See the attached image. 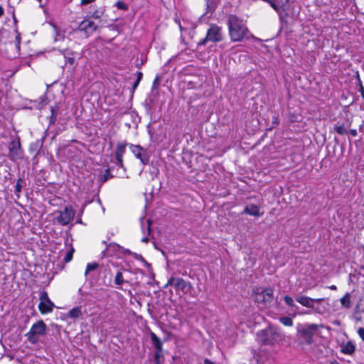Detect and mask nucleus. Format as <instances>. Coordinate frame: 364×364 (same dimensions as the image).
<instances>
[{
	"label": "nucleus",
	"instance_id": "1",
	"mask_svg": "<svg viewBox=\"0 0 364 364\" xmlns=\"http://www.w3.org/2000/svg\"><path fill=\"white\" fill-rule=\"evenodd\" d=\"M228 26L230 37L234 42L241 41L248 32L244 21L233 14L228 16Z\"/></svg>",
	"mask_w": 364,
	"mask_h": 364
},
{
	"label": "nucleus",
	"instance_id": "2",
	"mask_svg": "<svg viewBox=\"0 0 364 364\" xmlns=\"http://www.w3.org/2000/svg\"><path fill=\"white\" fill-rule=\"evenodd\" d=\"M258 342L264 346H272L282 338V333L275 327L263 329L257 333Z\"/></svg>",
	"mask_w": 364,
	"mask_h": 364
},
{
	"label": "nucleus",
	"instance_id": "3",
	"mask_svg": "<svg viewBox=\"0 0 364 364\" xmlns=\"http://www.w3.org/2000/svg\"><path fill=\"white\" fill-rule=\"evenodd\" d=\"M223 38L222 28L215 24H211L207 31L205 37L198 43L197 47L203 46L208 41L215 43L220 42L223 40Z\"/></svg>",
	"mask_w": 364,
	"mask_h": 364
},
{
	"label": "nucleus",
	"instance_id": "4",
	"mask_svg": "<svg viewBox=\"0 0 364 364\" xmlns=\"http://www.w3.org/2000/svg\"><path fill=\"white\" fill-rule=\"evenodd\" d=\"M47 326L43 320H39L33 323L30 331L26 334L28 341L31 344L38 342L39 337L46 333Z\"/></svg>",
	"mask_w": 364,
	"mask_h": 364
},
{
	"label": "nucleus",
	"instance_id": "5",
	"mask_svg": "<svg viewBox=\"0 0 364 364\" xmlns=\"http://www.w3.org/2000/svg\"><path fill=\"white\" fill-rule=\"evenodd\" d=\"M254 300L258 304L266 306L274 299L273 290L271 288H257L254 292Z\"/></svg>",
	"mask_w": 364,
	"mask_h": 364
},
{
	"label": "nucleus",
	"instance_id": "6",
	"mask_svg": "<svg viewBox=\"0 0 364 364\" xmlns=\"http://www.w3.org/2000/svg\"><path fill=\"white\" fill-rule=\"evenodd\" d=\"M8 156L12 161L23 159V150L21 148L19 137L17 136L10 142Z\"/></svg>",
	"mask_w": 364,
	"mask_h": 364
},
{
	"label": "nucleus",
	"instance_id": "7",
	"mask_svg": "<svg viewBox=\"0 0 364 364\" xmlns=\"http://www.w3.org/2000/svg\"><path fill=\"white\" fill-rule=\"evenodd\" d=\"M55 307L54 303L49 299L48 293L43 291L40 295L38 309L42 314H46L53 311Z\"/></svg>",
	"mask_w": 364,
	"mask_h": 364
},
{
	"label": "nucleus",
	"instance_id": "8",
	"mask_svg": "<svg viewBox=\"0 0 364 364\" xmlns=\"http://www.w3.org/2000/svg\"><path fill=\"white\" fill-rule=\"evenodd\" d=\"M129 148L133 154L139 159L142 164L147 165L149 163V156L146 150L140 145L129 144Z\"/></svg>",
	"mask_w": 364,
	"mask_h": 364
},
{
	"label": "nucleus",
	"instance_id": "9",
	"mask_svg": "<svg viewBox=\"0 0 364 364\" xmlns=\"http://www.w3.org/2000/svg\"><path fill=\"white\" fill-rule=\"evenodd\" d=\"M75 214V212L72 207L67 206L63 210L59 212L56 220L61 225H67L73 219Z\"/></svg>",
	"mask_w": 364,
	"mask_h": 364
},
{
	"label": "nucleus",
	"instance_id": "10",
	"mask_svg": "<svg viewBox=\"0 0 364 364\" xmlns=\"http://www.w3.org/2000/svg\"><path fill=\"white\" fill-rule=\"evenodd\" d=\"M128 145L127 142L118 143L115 150V164L120 168H123L124 171H126L123 164V156L125 153L126 147Z\"/></svg>",
	"mask_w": 364,
	"mask_h": 364
},
{
	"label": "nucleus",
	"instance_id": "11",
	"mask_svg": "<svg viewBox=\"0 0 364 364\" xmlns=\"http://www.w3.org/2000/svg\"><path fill=\"white\" fill-rule=\"evenodd\" d=\"M97 28V26L93 21L86 19L82 21L78 26V29L81 31H84L87 36L92 34Z\"/></svg>",
	"mask_w": 364,
	"mask_h": 364
},
{
	"label": "nucleus",
	"instance_id": "12",
	"mask_svg": "<svg viewBox=\"0 0 364 364\" xmlns=\"http://www.w3.org/2000/svg\"><path fill=\"white\" fill-rule=\"evenodd\" d=\"M150 338L155 348V354H162V342L161 339L153 332L150 333Z\"/></svg>",
	"mask_w": 364,
	"mask_h": 364
},
{
	"label": "nucleus",
	"instance_id": "13",
	"mask_svg": "<svg viewBox=\"0 0 364 364\" xmlns=\"http://www.w3.org/2000/svg\"><path fill=\"white\" fill-rule=\"evenodd\" d=\"M318 330V325L309 324L306 326L301 331V333L302 336L311 339L313 335Z\"/></svg>",
	"mask_w": 364,
	"mask_h": 364
},
{
	"label": "nucleus",
	"instance_id": "14",
	"mask_svg": "<svg viewBox=\"0 0 364 364\" xmlns=\"http://www.w3.org/2000/svg\"><path fill=\"white\" fill-rule=\"evenodd\" d=\"M175 288L181 291H188L192 288V285L189 282H186L182 278L176 277Z\"/></svg>",
	"mask_w": 364,
	"mask_h": 364
},
{
	"label": "nucleus",
	"instance_id": "15",
	"mask_svg": "<svg viewBox=\"0 0 364 364\" xmlns=\"http://www.w3.org/2000/svg\"><path fill=\"white\" fill-rule=\"evenodd\" d=\"M243 213L247 215H252L255 217H259L263 214L262 213L259 212V207L255 204L246 205Z\"/></svg>",
	"mask_w": 364,
	"mask_h": 364
},
{
	"label": "nucleus",
	"instance_id": "16",
	"mask_svg": "<svg viewBox=\"0 0 364 364\" xmlns=\"http://www.w3.org/2000/svg\"><path fill=\"white\" fill-rule=\"evenodd\" d=\"M296 301L305 307L314 308L313 299L306 296H299L296 298Z\"/></svg>",
	"mask_w": 364,
	"mask_h": 364
},
{
	"label": "nucleus",
	"instance_id": "17",
	"mask_svg": "<svg viewBox=\"0 0 364 364\" xmlns=\"http://www.w3.org/2000/svg\"><path fill=\"white\" fill-rule=\"evenodd\" d=\"M62 55L64 56L66 63L70 64V65H74L75 64V58L73 56L74 53L68 49H64L60 50Z\"/></svg>",
	"mask_w": 364,
	"mask_h": 364
},
{
	"label": "nucleus",
	"instance_id": "18",
	"mask_svg": "<svg viewBox=\"0 0 364 364\" xmlns=\"http://www.w3.org/2000/svg\"><path fill=\"white\" fill-rule=\"evenodd\" d=\"M340 302L343 307L348 309H350L352 306L351 294L348 292L346 293L345 295L340 299Z\"/></svg>",
	"mask_w": 364,
	"mask_h": 364
},
{
	"label": "nucleus",
	"instance_id": "19",
	"mask_svg": "<svg viewBox=\"0 0 364 364\" xmlns=\"http://www.w3.org/2000/svg\"><path fill=\"white\" fill-rule=\"evenodd\" d=\"M355 350V347L350 341L341 346V352L344 354L352 355Z\"/></svg>",
	"mask_w": 364,
	"mask_h": 364
},
{
	"label": "nucleus",
	"instance_id": "20",
	"mask_svg": "<svg viewBox=\"0 0 364 364\" xmlns=\"http://www.w3.org/2000/svg\"><path fill=\"white\" fill-rule=\"evenodd\" d=\"M81 316H82V311H81V307H80V306H76L75 308H73L67 314V317L69 318L75 319V318H79Z\"/></svg>",
	"mask_w": 364,
	"mask_h": 364
},
{
	"label": "nucleus",
	"instance_id": "21",
	"mask_svg": "<svg viewBox=\"0 0 364 364\" xmlns=\"http://www.w3.org/2000/svg\"><path fill=\"white\" fill-rule=\"evenodd\" d=\"M114 282L117 286H122L124 283H129L128 279L124 278L123 272L119 270L115 275Z\"/></svg>",
	"mask_w": 364,
	"mask_h": 364
},
{
	"label": "nucleus",
	"instance_id": "22",
	"mask_svg": "<svg viewBox=\"0 0 364 364\" xmlns=\"http://www.w3.org/2000/svg\"><path fill=\"white\" fill-rule=\"evenodd\" d=\"M112 168L108 167L105 169V173L102 176V182L107 181L109 178H113L114 176L111 173Z\"/></svg>",
	"mask_w": 364,
	"mask_h": 364
},
{
	"label": "nucleus",
	"instance_id": "23",
	"mask_svg": "<svg viewBox=\"0 0 364 364\" xmlns=\"http://www.w3.org/2000/svg\"><path fill=\"white\" fill-rule=\"evenodd\" d=\"M280 322L286 326H291L293 325V321L290 317L283 316L279 318Z\"/></svg>",
	"mask_w": 364,
	"mask_h": 364
},
{
	"label": "nucleus",
	"instance_id": "24",
	"mask_svg": "<svg viewBox=\"0 0 364 364\" xmlns=\"http://www.w3.org/2000/svg\"><path fill=\"white\" fill-rule=\"evenodd\" d=\"M99 264L97 262L88 263L86 267L85 274L87 275L90 272L95 270Z\"/></svg>",
	"mask_w": 364,
	"mask_h": 364
},
{
	"label": "nucleus",
	"instance_id": "25",
	"mask_svg": "<svg viewBox=\"0 0 364 364\" xmlns=\"http://www.w3.org/2000/svg\"><path fill=\"white\" fill-rule=\"evenodd\" d=\"M334 129L340 135L346 134L348 133L343 125H335Z\"/></svg>",
	"mask_w": 364,
	"mask_h": 364
},
{
	"label": "nucleus",
	"instance_id": "26",
	"mask_svg": "<svg viewBox=\"0 0 364 364\" xmlns=\"http://www.w3.org/2000/svg\"><path fill=\"white\" fill-rule=\"evenodd\" d=\"M74 251V248L71 247L70 250L66 253L63 259L65 262L68 263L72 260Z\"/></svg>",
	"mask_w": 364,
	"mask_h": 364
},
{
	"label": "nucleus",
	"instance_id": "27",
	"mask_svg": "<svg viewBox=\"0 0 364 364\" xmlns=\"http://www.w3.org/2000/svg\"><path fill=\"white\" fill-rule=\"evenodd\" d=\"M23 183H24L23 179H22L21 178H19L17 180V182H16V184L15 186V192L16 193H20L21 191Z\"/></svg>",
	"mask_w": 364,
	"mask_h": 364
},
{
	"label": "nucleus",
	"instance_id": "28",
	"mask_svg": "<svg viewBox=\"0 0 364 364\" xmlns=\"http://www.w3.org/2000/svg\"><path fill=\"white\" fill-rule=\"evenodd\" d=\"M116 6L118 9L127 11L129 9V6L127 4H126L124 1H118L116 2Z\"/></svg>",
	"mask_w": 364,
	"mask_h": 364
},
{
	"label": "nucleus",
	"instance_id": "29",
	"mask_svg": "<svg viewBox=\"0 0 364 364\" xmlns=\"http://www.w3.org/2000/svg\"><path fill=\"white\" fill-rule=\"evenodd\" d=\"M284 301L285 304L289 306L293 307L295 306L293 299L289 295H286L284 296Z\"/></svg>",
	"mask_w": 364,
	"mask_h": 364
},
{
	"label": "nucleus",
	"instance_id": "30",
	"mask_svg": "<svg viewBox=\"0 0 364 364\" xmlns=\"http://www.w3.org/2000/svg\"><path fill=\"white\" fill-rule=\"evenodd\" d=\"M132 257L137 260L141 261L145 264V265H149V264L144 259V258L141 255L134 252L132 254Z\"/></svg>",
	"mask_w": 364,
	"mask_h": 364
},
{
	"label": "nucleus",
	"instance_id": "31",
	"mask_svg": "<svg viewBox=\"0 0 364 364\" xmlns=\"http://www.w3.org/2000/svg\"><path fill=\"white\" fill-rule=\"evenodd\" d=\"M206 5L208 11H213L215 9V4L213 0H206Z\"/></svg>",
	"mask_w": 364,
	"mask_h": 364
},
{
	"label": "nucleus",
	"instance_id": "32",
	"mask_svg": "<svg viewBox=\"0 0 364 364\" xmlns=\"http://www.w3.org/2000/svg\"><path fill=\"white\" fill-rule=\"evenodd\" d=\"M163 360H164V358H163L162 354H159V356H157V354L154 355L155 364H162Z\"/></svg>",
	"mask_w": 364,
	"mask_h": 364
},
{
	"label": "nucleus",
	"instance_id": "33",
	"mask_svg": "<svg viewBox=\"0 0 364 364\" xmlns=\"http://www.w3.org/2000/svg\"><path fill=\"white\" fill-rule=\"evenodd\" d=\"M289 0H276L277 4L279 6V9L280 10L282 9L284 6H286L289 3Z\"/></svg>",
	"mask_w": 364,
	"mask_h": 364
},
{
	"label": "nucleus",
	"instance_id": "34",
	"mask_svg": "<svg viewBox=\"0 0 364 364\" xmlns=\"http://www.w3.org/2000/svg\"><path fill=\"white\" fill-rule=\"evenodd\" d=\"M176 278V277H170L164 287L166 288L168 286H172V285H173L175 287Z\"/></svg>",
	"mask_w": 364,
	"mask_h": 364
},
{
	"label": "nucleus",
	"instance_id": "35",
	"mask_svg": "<svg viewBox=\"0 0 364 364\" xmlns=\"http://www.w3.org/2000/svg\"><path fill=\"white\" fill-rule=\"evenodd\" d=\"M358 333L361 339L364 341V328H359L358 330Z\"/></svg>",
	"mask_w": 364,
	"mask_h": 364
},
{
	"label": "nucleus",
	"instance_id": "36",
	"mask_svg": "<svg viewBox=\"0 0 364 364\" xmlns=\"http://www.w3.org/2000/svg\"><path fill=\"white\" fill-rule=\"evenodd\" d=\"M50 111H51V115H53V116L54 115V116L57 117V114H58V108L57 107H51Z\"/></svg>",
	"mask_w": 364,
	"mask_h": 364
},
{
	"label": "nucleus",
	"instance_id": "37",
	"mask_svg": "<svg viewBox=\"0 0 364 364\" xmlns=\"http://www.w3.org/2000/svg\"><path fill=\"white\" fill-rule=\"evenodd\" d=\"M100 16H101V13L99 12L98 11H95L92 14V17L94 18H100Z\"/></svg>",
	"mask_w": 364,
	"mask_h": 364
},
{
	"label": "nucleus",
	"instance_id": "38",
	"mask_svg": "<svg viewBox=\"0 0 364 364\" xmlns=\"http://www.w3.org/2000/svg\"><path fill=\"white\" fill-rule=\"evenodd\" d=\"M94 1H95V0H81L80 4L81 5H87L93 3Z\"/></svg>",
	"mask_w": 364,
	"mask_h": 364
},
{
	"label": "nucleus",
	"instance_id": "39",
	"mask_svg": "<svg viewBox=\"0 0 364 364\" xmlns=\"http://www.w3.org/2000/svg\"><path fill=\"white\" fill-rule=\"evenodd\" d=\"M16 46L18 48H19L20 46V43H21V37H20V33H18L16 37Z\"/></svg>",
	"mask_w": 364,
	"mask_h": 364
},
{
	"label": "nucleus",
	"instance_id": "40",
	"mask_svg": "<svg viewBox=\"0 0 364 364\" xmlns=\"http://www.w3.org/2000/svg\"><path fill=\"white\" fill-rule=\"evenodd\" d=\"M142 77H143V73L140 71L137 72L136 73V80L138 82H140V81L142 79Z\"/></svg>",
	"mask_w": 364,
	"mask_h": 364
},
{
	"label": "nucleus",
	"instance_id": "41",
	"mask_svg": "<svg viewBox=\"0 0 364 364\" xmlns=\"http://www.w3.org/2000/svg\"><path fill=\"white\" fill-rule=\"evenodd\" d=\"M56 118L57 117L56 116H53V115H50V121H49V124H54L55 121H56Z\"/></svg>",
	"mask_w": 364,
	"mask_h": 364
},
{
	"label": "nucleus",
	"instance_id": "42",
	"mask_svg": "<svg viewBox=\"0 0 364 364\" xmlns=\"http://www.w3.org/2000/svg\"><path fill=\"white\" fill-rule=\"evenodd\" d=\"M159 76H156L153 82V87H155L159 84Z\"/></svg>",
	"mask_w": 364,
	"mask_h": 364
},
{
	"label": "nucleus",
	"instance_id": "43",
	"mask_svg": "<svg viewBox=\"0 0 364 364\" xmlns=\"http://www.w3.org/2000/svg\"><path fill=\"white\" fill-rule=\"evenodd\" d=\"M139 84V82H138L137 80H136V81L133 83V85H132V90H135L136 89V87H138Z\"/></svg>",
	"mask_w": 364,
	"mask_h": 364
},
{
	"label": "nucleus",
	"instance_id": "44",
	"mask_svg": "<svg viewBox=\"0 0 364 364\" xmlns=\"http://www.w3.org/2000/svg\"><path fill=\"white\" fill-rule=\"evenodd\" d=\"M350 134L353 136H356L357 134H358V132H357V130L356 129H350Z\"/></svg>",
	"mask_w": 364,
	"mask_h": 364
},
{
	"label": "nucleus",
	"instance_id": "45",
	"mask_svg": "<svg viewBox=\"0 0 364 364\" xmlns=\"http://www.w3.org/2000/svg\"><path fill=\"white\" fill-rule=\"evenodd\" d=\"M360 92L361 94L362 97L364 99V87L362 85L360 87Z\"/></svg>",
	"mask_w": 364,
	"mask_h": 364
},
{
	"label": "nucleus",
	"instance_id": "46",
	"mask_svg": "<svg viewBox=\"0 0 364 364\" xmlns=\"http://www.w3.org/2000/svg\"><path fill=\"white\" fill-rule=\"evenodd\" d=\"M324 300H325V299H323V298L313 299V303H314V302L319 303V302L323 301H324Z\"/></svg>",
	"mask_w": 364,
	"mask_h": 364
},
{
	"label": "nucleus",
	"instance_id": "47",
	"mask_svg": "<svg viewBox=\"0 0 364 364\" xmlns=\"http://www.w3.org/2000/svg\"><path fill=\"white\" fill-rule=\"evenodd\" d=\"M204 364H215L213 362H212L210 360L205 358L204 360Z\"/></svg>",
	"mask_w": 364,
	"mask_h": 364
},
{
	"label": "nucleus",
	"instance_id": "48",
	"mask_svg": "<svg viewBox=\"0 0 364 364\" xmlns=\"http://www.w3.org/2000/svg\"><path fill=\"white\" fill-rule=\"evenodd\" d=\"M124 252L125 253L128 254V255H132V254L134 253V252H132V251H130L129 250H127H127H124Z\"/></svg>",
	"mask_w": 364,
	"mask_h": 364
},
{
	"label": "nucleus",
	"instance_id": "49",
	"mask_svg": "<svg viewBox=\"0 0 364 364\" xmlns=\"http://www.w3.org/2000/svg\"><path fill=\"white\" fill-rule=\"evenodd\" d=\"M124 252L125 253L128 254V255H132V254L134 253V252H132V251H130L129 250H127H127H124Z\"/></svg>",
	"mask_w": 364,
	"mask_h": 364
},
{
	"label": "nucleus",
	"instance_id": "50",
	"mask_svg": "<svg viewBox=\"0 0 364 364\" xmlns=\"http://www.w3.org/2000/svg\"><path fill=\"white\" fill-rule=\"evenodd\" d=\"M4 9L0 6V17L4 15Z\"/></svg>",
	"mask_w": 364,
	"mask_h": 364
},
{
	"label": "nucleus",
	"instance_id": "51",
	"mask_svg": "<svg viewBox=\"0 0 364 364\" xmlns=\"http://www.w3.org/2000/svg\"><path fill=\"white\" fill-rule=\"evenodd\" d=\"M329 289H332V290H336L337 288L335 285H332V286L329 287Z\"/></svg>",
	"mask_w": 364,
	"mask_h": 364
},
{
	"label": "nucleus",
	"instance_id": "52",
	"mask_svg": "<svg viewBox=\"0 0 364 364\" xmlns=\"http://www.w3.org/2000/svg\"><path fill=\"white\" fill-rule=\"evenodd\" d=\"M148 240H148V238H146V237H144V238H142V240H141V241H142V242H148Z\"/></svg>",
	"mask_w": 364,
	"mask_h": 364
},
{
	"label": "nucleus",
	"instance_id": "53",
	"mask_svg": "<svg viewBox=\"0 0 364 364\" xmlns=\"http://www.w3.org/2000/svg\"><path fill=\"white\" fill-rule=\"evenodd\" d=\"M143 63H143V62H141L140 64H137V65H136L137 68H141V66L143 65Z\"/></svg>",
	"mask_w": 364,
	"mask_h": 364
},
{
	"label": "nucleus",
	"instance_id": "54",
	"mask_svg": "<svg viewBox=\"0 0 364 364\" xmlns=\"http://www.w3.org/2000/svg\"><path fill=\"white\" fill-rule=\"evenodd\" d=\"M148 230H150L151 223L148 220Z\"/></svg>",
	"mask_w": 364,
	"mask_h": 364
},
{
	"label": "nucleus",
	"instance_id": "55",
	"mask_svg": "<svg viewBox=\"0 0 364 364\" xmlns=\"http://www.w3.org/2000/svg\"><path fill=\"white\" fill-rule=\"evenodd\" d=\"M331 364H340V363L338 362H337V361H333V362L331 363Z\"/></svg>",
	"mask_w": 364,
	"mask_h": 364
},
{
	"label": "nucleus",
	"instance_id": "56",
	"mask_svg": "<svg viewBox=\"0 0 364 364\" xmlns=\"http://www.w3.org/2000/svg\"><path fill=\"white\" fill-rule=\"evenodd\" d=\"M38 1L41 2L42 0H38Z\"/></svg>",
	"mask_w": 364,
	"mask_h": 364
}]
</instances>
